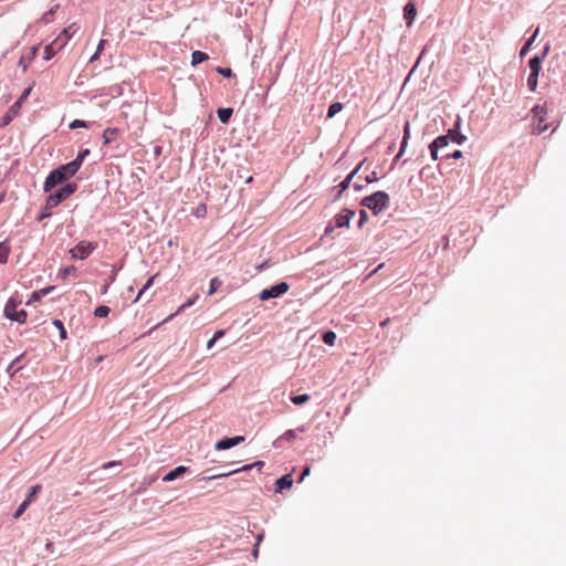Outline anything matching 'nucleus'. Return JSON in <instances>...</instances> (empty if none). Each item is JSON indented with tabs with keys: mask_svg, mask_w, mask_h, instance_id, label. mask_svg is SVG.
Here are the masks:
<instances>
[{
	"mask_svg": "<svg viewBox=\"0 0 566 566\" xmlns=\"http://www.w3.org/2000/svg\"><path fill=\"white\" fill-rule=\"evenodd\" d=\"M389 195L385 191H376L363 199L361 205L373 211L375 216L389 207Z\"/></svg>",
	"mask_w": 566,
	"mask_h": 566,
	"instance_id": "f257e3e1",
	"label": "nucleus"
},
{
	"mask_svg": "<svg viewBox=\"0 0 566 566\" xmlns=\"http://www.w3.org/2000/svg\"><path fill=\"white\" fill-rule=\"evenodd\" d=\"M77 189V185L75 182H69L64 185L62 188L51 193L46 199V209H53L59 206L62 201L72 196Z\"/></svg>",
	"mask_w": 566,
	"mask_h": 566,
	"instance_id": "f03ea898",
	"label": "nucleus"
},
{
	"mask_svg": "<svg viewBox=\"0 0 566 566\" xmlns=\"http://www.w3.org/2000/svg\"><path fill=\"white\" fill-rule=\"evenodd\" d=\"M532 114L534 117L533 122V133L542 134L546 129H548L549 125L546 123L547 107L546 104H537L532 108Z\"/></svg>",
	"mask_w": 566,
	"mask_h": 566,
	"instance_id": "7ed1b4c3",
	"label": "nucleus"
},
{
	"mask_svg": "<svg viewBox=\"0 0 566 566\" xmlns=\"http://www.w3.org/2000/svg\"><path fill=\"white\" fill-rule=\"evenodd\" d=\"M96 248V242L81 241L74 248L69 250V254L72 260H85Z\"/></svg>",
	"mask_w": 566,
	"mask_h": 566,
	"instance_id": "20e7f679",
	"label": "nucleus"
},
{
	"mask_svg": "<svg viewBox=\"0 0 566 566\" xmlns=\"http://www.w3.org/2000/svg\"><path fill=\"white\" fill-rule=\"evenodd\" d=\"M4 315L11 321L24 323L27 319V313L24 310L18 311V303L10 298L4 306Z\"/></svg>",
	"mask_w": 566,
	"mask_h": 566,
	"instance_id": "39448f33",
	"label": "nucleus"
},
{
	"mask_svg": "<svg viewBox=\"0 0 566 566\" xmlns=\"http://www.w3.org/2000/svg\"><path fill=\"white\" fill-rule=\"evenodd\" d=\"M290 286L286 282H281L276 285L271 286L270 289L263 290L259 294V298L261 301H266L270 298H275L281 296L282 294L286 293L289 291Z\"/></svg>",
	"mask_w": 566,
	"mask_h": 566,
	"instance_id": "423d86ee",
	"label": "nucleus"
},
{
	"mask_svg": "<svg viewBox=\"0 0 566 566\" xmlns=\"http://www.w3.org/2000/svg\"><path fill=\"white\" fill-rule=\"evenodd\" d=\"M32 87L24 90L19 99L9 108L8 113L3 117V125H8L20 112V107L23 101L30 95Z\"/></svg>",
	"mask_w": 566,
	"mask_h": 566,
	"instance_id": "0eeeda50",
	"label": "nucleus"
},
{
	"mask_svg": "<svg viewBox=\"0 0 566 566\" xmlns=\"http://www.w3.org/2000/svg\"><path fill=\"white\" fill-rule=\"evenodd\" d=\"M78 28L75 23L70 24L67 28H64L59 36L55 40H59L57 50H62L67 42L73 38V35L77 32Z\"/></svg>",
	"mask_w": 566,
	"mask_h": 566,
	"instance_id": "6e6552de",
	"label": "nucleus"
},
{
	"mask_svg": "<svg viewBox=\"0 0 566 566\" xmlns=\"http://www.w3.org/2000/svg\"><path fill=\"white\" fill-rule=\"evenodd\" d=\"M63 181H65V177L61 171L57 169L52 170L45 179L44 191H51L56 185L62 184Z\"/></svg>",
	"mask_w": 566,
	"mask_h": 566,
	"instance_id": "1a4fd4ad",
	"label": "nucleus"
},
{
	"mask_svg": "<svg viewBox=\"0 0 566 566\" xmlns=\"http://www.w3.org/2000/svg\"><path fill=\"white\" fill-rule=\"evenodd\" d=\"M355 216V212L349 209H343L338 214L334 217V223L336 228H348L350 220Z\"/></svg>",
	"mask_w": 566,
	"mask_h": 566,
	"instance_id": "9d476101",
	"label": "nucleus"
},
{
	"mask_svg": "<svg viewBox=\"0 0 566 566\" xmlns=\"http://www.w3.org/2000/svg\"><path fill=\"white\" fill-rule=\"evenodd\" d=\"M243 441H244V437H242V436H237L233 438H224V439L219 440L214 444V449L216 450H228L234 446H238L239 443H241Z\"/></svg>",
	"mask_w": 566,
	"mask_h": 566,
	"instance_id": "9b49d317",
	"label": "nucleus"
},
{
	"mask_svg": "<svg viewBox=\"0 0 566 566\" xmlns=\"http://www.w3.org/2000/svg\"><path fill=\"white\" fill-rule=\"evenodd\" d=\"M548 51H549V45H546L542 55H536L530 60L528 66L531 69V73H533L534 75L539 74L541 64H542L543 60L545 59V56L547 55Z\"/></svg>",
	"mask_w": 566,
	"mask_h": 566,
	"instance_id": "f8f14e48",
	"label": "nucleus"
},
{
	"mask_svg": "<svg viewBox=\"0 0 566 566\" xmlns=\"http://www.w3.org/2000/svg\"><path fill=\"white\" fill-rule=\"evenodd\" d=\"M459 127H460V117H458V119L454 124V128L450 129L448 132V136H449V139L461 145L467 140V137L458 132Z\"/></svg>",
	"mask_w": 566,
	"mask_h": 566,
	"instance_id": "ddd939ff",
	"label": "nucleus"
},
{
	"mask_svg": "<svg viewBox=\"0 0 566 566\" xmlns=\"http://www.w3.org/2000/svg\"><path fill=\"white\" fill-rule=\"evenodd\" d=\"M56 169L60 170L61 174L65 177V180H67L69 178L73 177L78 171L80 168L77 167V164H74L73 161H71L66 165L60 166Z\"/></svg>",
	"mask_w": 566,
	"mask_h": 566,
	"instance_id": "4468645a",
	"label": "nucleus"
},
{
	"mask_svg": "<svg viewBox=\"0 0 566 566\" xmlns=\"http://www.w3.org/2000/svg\"><path fill=\"white\" fill-rule=\"evenodd\" d=\"M292 485H293L292 474H285V475L281 476L280 479L276 480V482H275V486H276L275 491L276 492H282L285 489H291Z\"/></svg>",
	"mask_w": 566,
	"mask_h": 566,
	"instance_id": "2eb2a0df",
	"label": "nucleus"
},
{
	"mask_svg": "<svg viewBox=\"0 0 566 566\" xmlns=\"http://www.w3.org/2000/svg\"><path fill=\"white\" fill-rule=\"evenodd\" d=\"M263 464H264V463H263L262 461H258V462H255V463H253V464H248V465H244V467H242V468H240V469H237V470H233V471H230V472L214 474V475L210 476L209 479H220V478H224V476L231 475V474H233V473H238V472H240V471H249V470H251L253 467H259V468H261V467H263Z\"/></svg>",
	"mask_w": 566,
	"mask_h": 566,
	"instance_id": "dca6fc26",
	"label": "nucleus"
},
{
	"mask_svg": "<svg viewBox=\"0 0 566 566\" xmlns=\"http://www.w3.org/2000/svg\"><path fill=\"white\" fill-rule=\"evenodd\" d=\"M188 471V468L187 467H184V465H179L177 468H175L172 471L168 472L164 478L163 480L165 482H170V481H174L180 476H182L186 472Z\"/></svg>",
	"mask_w": 566,
	"mask_h": 566,
	"instance_id": "f3484780",
	"label": "nucleus"
},
{
	"mask_svg": "<svg viewBox=\"0 0 566 566\" xmlns=\"http://www.w3.org/2000/svg\"><path fill=\"white\" fill-rule=\"evenodd\" d=\"M409 138H410V123L407 122L403 127V137H402V142H401L400 150L395 158L396 160L399 159L402 156V154L405 153Z\"/></svg>",
	"mask_w": 566,
	"mask_h": 566,
	"instance_id": "a211bd4d",
	"label": "nucleus"
},
{
	"mask_svg": "<svg viewBox=\"0 0 566 566\" xmlns=\"http://www.w3.org/2000/svg\"><path fill=\"white\" fill-rule=\"evenodd\" d=\"M417 11L413 3L408 2L403 8V15L407 21V24L410 25L415 18H416Z\"/></svg>",
	"mask_w": 566,
	"mask_h": 566,
	"instance_id": "6ab92c4d",
	"label": "nucleus"
},
{
	"mask_svg": "<svg viewBox=\"0 0 566 566\" xmlns=\"http://www.w3.org/2000/svg\"><path fill=\"white\" fill-rule=\"evenodd\" d=\"M363 167V163H360L339 185V192L338 195H340L343 191H345L348 187H349V184L352 181V179L354 178V176Z\"/></svg>",
	"mask_w": 566,
	"mask_h": 566,
	"instance_id": "aec40b11",
	"label": "nucleus"
},
{
	"mask_svg": "<svg viewBox=\"0 0 566 566\" xmlns=\"http://www.w3.org/2000/svg\"><path fill=\"white\" fill-rule=\"evenodd\" d=\"M59 44V40H54L52 43L44 48V60L49 61L55 55V53L59 51L56 49Z\"/></svg>",
	"mask_w": 566,
	"mask_h": 566,
	"instance_id": "412c9836",
	"label": "nucleus"
},
{
	"mask_svg": "<svg viewBox=\"0 0 566 566\" xmlns=\"http://www.w3.org/2000/svg\"><path fill=\"white\" fill-rule=\"evenodd\" d=\"M119 130L115 127H108L103 133L104 144H109L114 139H116Z\"/></svg>",
	"mask_w": 566,
	"mask_h": 566,
	"instance_id": "4be33fe9",
	"label": "nucleus"
},
{
	"mask_svg": "<svg viewBox=\"0 0 566 566\" xmlns=\"http://www.w3.org/2000/svg\"><path fill=\"white\" fill-rule=\"evenodd\" d=\"M11 249L9 244L3 241L0 242V263L4 264L8 262L9 255H10Z\"/></svg>",
	"mask_w": 566,
	"mask_h": 566,
	"instance_id": "5701e85b",
	"label": "nucleus"
},
{
	"mask_svg": "<svg viewBox=\"0 0 566 566\" xmlns=\"http://www.w3.org/2000/svg\"><path fill=\"white\" fill-rule=\"evenodd\" d=\"M209 59L208 54L202 51H195L191 54V64L198 65Z\"/></svg>",
	"mask_w": 566,
	"mask_h": 566,
	"instance_id": "b1692460",
	"label": "nucleus"
},
{
	"mask_svg": "<svg viewBox=\"0 0 566 566\" xmlns=\"http://www.w3.org/2000/svg\"><path fill=\"white\" fill-rule=\"evenodd\" d=\"M217 113H218V118L220 119V122L222 124H228L233 114V109L232 108H219Z\"/></svg>",
	"mask_w": 566,
	"mask_h": 566,
	"instance_id": "393cba45",
	"label": "nucleus"
},
{
	"mask_svg": "<svg viewBox=\"0 0 566 566\" xmlns=\"http://www.w3.org/2000/svg\"><path fill=\"white\" fill-rule=\"evenodd\" d=\"M343 109V104L339 102L332 103L327 111V117L332 118Z\"/></svg>",
	"mask_w": 566,
	"mask_h": 566,
	"instance_id": "a878e982",
	"label": "nucleus"
},
{
	"mask_svg": "<svg viewBox=\"0 0 566 566\" xmlns=\"http://www.w3.org/2000/svg\"><path fill=\"white\" fill-rule=\"evenodd\" d=\"M448 143H449V136L448 135H443V136L437 137L431 143V145L434 146V148L439 149V148L446 147L448 145Z\"/></svg>",
	"mask_w": 566,
	"mask_h": 566,
	"instance_id": "bb28decb",
	"label": "nucleus"
},
{
	"mask_svg": "<svg viewBox=\"0 0 566 566\" xmlns=\"http://www.w3.org/2000/svg\"><path fill=\"white\" fill-rule=\"evenodd\" d=\"M156 276H157V274H155V275H153L151 277L148 279L146 284L138 292V294H137V296L135 298V302L139 301L143 297V295L145 294V292L154 284V281H155Z\"/></svg>",
	"mask_w": 566,
	"mask_h": 566,
	"instance_id": "cd10ccee",
	"label": "nucleus"
},
{
	"mask_svg": "<svg viewBox=\"0 0 566 566\" xmlns=\"http://www.w3.org/2000/svg\"><path fill=\"white\" fill-rule=\"evenodd\" d=\"M197 298H198V295H196V296H195V297H192V298H189L186 303H184V304H182V305L177 310V312H176L175 314H171L169 317H167V318L164 321V323H165V322H167L168 319L172 318L175 315L179 314L180 312L185 311L187 307L191 306V305L196 302V300H197Z\"/></svg>",
	"mask_w": 566,
	"mask_h": 566,
	"instance_id": "c85d7f7f",
	"label": "nucleus"
},
{
	"mask_svg": "<svg viewBox=\"0 0 566 566\" xmlns=\"http://www.w3.org/2000/svg\"><path fill=\"white\" fill-rule=\"evenodd\" d=\"M90 155V149H83L78 153V155L76 156V158L74 160H72L74 164H77V167L81 168L84 159Z\"/></svg>",
	"mask_w": 566,
	"mask_h": 566,
	"instance_id": "c756f323",
	"label": "nucleus"
},
{
	"mask_svg": "<svg viewBox=\"0 0 566 566\" xmlns=\"http://www.w3.org/2000/svg\"><path fill=\"white\" fill-rule=\"evenodd\" d=\"M308 400H310V396L307 394L291 397V401L294 405H303V403H306Z\"/></svg>",
	"mask_w": 566,
	"mask_h": 566,
	"instance_id": "7c9ffc66",
	"label": "nucleus"
},
{
	"mask_svg": "<svg viewBox=\"0 0 566 566\" xmlns=\"http://www.w3.org/2000/svg\"><path fill=\"white\" fill-rule=\"evenodd\" d=\"M111 312V308L106 305H101L98 307L95 308L94 311V315L96 317H106Z\"/></svg>",
	"mask_w": 566,
	"mask_h": 566,
	"instance_id": "2f4dec72",
	"label": "nucleus"
},
{
	"mask_svg": "<svg viewBox=\"0 0 566 566\" xmlns=\"http://www.w3.org/2000/svg\"><path fill=\"white\" fill-rule=\"evenodd\" d=\"M335 340H336V334L332 331L326 332L323 335V342L329 346H333L335 344Z\"/></svg>",
	"mask_w": 566,
	"mask_h": 566,
	"instance_id": "473e14b6",
	"label": "nucleus"
},
{
	"mask_svg": "<svg viewBox=\"0 0 566 566\" xmlns=\"http://www.w3.org/2000/svg\"><path fill=\"white\" fill-rule=\"evenodd\" d=\"M221 286V281L218 277H213L210 281V287L208 291V294L211 295L218 291V289Z\"/></svg>",
	"mask_w": 566,
	"mask_h": 566,
	"instance_id": "72a5a7b5",
	"label": "nucleus"
},
{
	"mask_svg": "<svg viewBox=\"0 0 566 566\" xmlns=\"http://www.w3.org/2000/svg\"><path fill=\"white\" fill-rule=\"evenodd\" d=\"M51 290H53V286L42 289L40 291H36L32 294L31 300L32 301H39L42 296L46 295Z\"/></svg>",
	"mask_w": 566,
	"mask_h": 566,
	"instance_id": "f704fd0d",
	"label": "nucleus"
},
{
	"mask_svg": "<svg viewBox=\"0 0 566 566\" xmlns=\"http://www.w3.org/2000/svg\"><path fill=\"white\" fill-rule=\"evenodd\" d=\"M53 325L59 329L61 339H65L66 338V331L64 328V325H63L62 321L54 319L53 321Z\"/></svg>",
	"mask_w": 566,
	"mask_h": 566,
	"instance_id": "c9c22d12",
	"label": "nucleus"
},
{
	"mask_svg": "<svg viewBox=\"0 0 566 566\" xmlns=\"http://www.w3.org/2000/svg\"><path fill=\"white\" fill-rule=\"evenodd\" d=\"M40 489H41V485L32 486L30 489L29 493L27 494L25 501L31 503L35 499V496H36L38 492L40 491Z\"/></svg>",
	"mask_w": 566,
	"mask_h": 566,
	"instance_id": "e433bc0d",
	"label": "nucleus"
},
{
	"mask_svg": "<svg viewBox=\"0 0 566 566\" xmlns=\"http://www.w3.org/2000/svg\"><path fill=\"white\" fill-rule=\"evenodd\" d=\"M537 78H538L537 74L534 75L533 73H531L528 75L527 85H528L531 91H535L536 85H537Z\"/></svg>",
	"mask_w": 566,
	"mask_h": 566,
	"instance_id": "4c0bfd02",
	"label": "nucleus"
},
{
	"mask_svg": "<svg viewBox=\"0 0 566 566\" xmlns=\"http://www.w3.org/2000/svg\"><path fill=\"white\" fill-rule=\"evenodd\" d=\"M30 505V503L28 501H23L20 506L18 507V510L15 511V513L13 514V517L14 518H19L23 512L27 510V507Z\"/></svg>",
	"mask_w": 566,
	"mask_h": 566,
	"instance_id": "58836bf2",
	"label": "nucleus"
},
{
	"mask_svg": "<svg viewBox=\"0 0 566 566\" xmlns=\"http://www.w3.org/2000/svg\"><path fill=\"white\" fill-rule=\"evenodd\" d=\"M80 127H84V128H87L88 127V124L82 119H74L71 124H70V128L71 129H75V128H80Z\"/></svg>",
	"mask_w": 566,
	"mask_h": 566,
	"instance_id": "ea45409f",
	"label": "nucleus"
},
{
	"mask_svg": "<svg viewBox=\"0 0 566 566\" xmlns=\"http://www.w3.org/2000/svg\"><path fill=\"white\" fill-rule=\"evenodd\" d=\"M296 438V433L294 430L290 429L285 431L280 439L286 440V441H293Z\"/></svg>",
	"mask_w": 566,
	"mask_h": 566,
	"instance_id": "a19ab883",
	"label": "nucleus"
},
{
	"mask_svg": "<svg viewBox=\"0 0 566 566\" xmlns=\"http://www.w3.org/2000/svg\"><path fill=\"white\" fill-rule=\"evenodd\" d=\"M533 42H534V41H533V39H530V40L524 44V46L522 48V50H521V52H520V56H521V57H524V56L527 54V52L531 50V46H532Z\"/></svg>",
	"mask_w": 566,
	"mask_h": 566,
	"instance_id": "79ce46f5",
	"label": "nucleus"
},
{
	"mask_svg": "<svg viewBox=\"0 0 566 566\" xmlns=\"http://www.w3.org/2000/svg\"><path fill=\"white\" fill-rule=\"evenodd\" d=\"M76 272V268L74 265L66 266L62 270V277L66 279L69 275H72Z\"/></svg>",
	"mask_w": 566,
	"mask_h": 566,
	"instance_id": "37998d69",
	"label": "nucleus"
},
{
	"mask_svg": "<svg viewBox=\"0 0 566 566\" xmlns=\"http://www.w3.org/2000/svg\"><path fill=\"white\" fill-rule=\"evenodd\" d=\"M368 221V214L365 210L359 211L358 227L361 228Z\"/></svg>",
	"mask_w": 566,
	"mask_h": 566,
	"instance_id": "c03bdc74",
	"label": "nucleus"
},
{
	"mask_svg": "<svg viewBox=\"0 0 566 566\" xmlns=\"http://www.w3.org/2000/svg\"><path fill=\"white\" fill-rule=\"evenodd\" d=\"M217 72L221 75H223L224 77H230L232 76V71L231 69H223V67H217Z\"/></svg>",
	"mask_w": 566,
	"mask_h": 566,
	"instance_id": "a18cd8bd",
	"label": "nucleus"
},
{
	"mask_svg": "<svg viewBox=\"0 0 566 566\" xmlns=\"http://www.w3.org/2000/svg\"><path fill=\"white\" fill-rule=\"evenodd\" d=\"M206 212H207L206 206L205 205H200V206L197 207L195 214L198 218H200V217H203L206 214Z\"/></svg>",
	"mask_w": 566,
	"mask_h": 566,
	"instance_id": "49530a36",
	"label": "nucleus"
},
{
	"mask_svg": "<svg viewBox=\"0 0 566 566\" xmlns=\"http://www.w3.org/2000/svg\"><path fill=\"white\" fill-rule=\"evenodd\" d=\"M365 180L368 184L377 181L378 180L377 172L376 171L370 172L369 175L366 176Z\"/></svg>",
	"mask_w": 566,
	"mask_h": 566,
	"instance_id": "de8ad7c7",
	"label": "nucleus"
},
{
	"mask_svg": "<svg viewBox=\"0 0 566 566\" xmlns=\"http://www.w3.org/2000/svg\"><path fill=\"white\" fill-rule=\"evenodd\" d=\"M119 464H120V462H119V461H109V462L104 463V464L102 465V469L107 470V469H109V468L117 467V465H119Z\"/></svg>",
	"mask_w": 566,
	"mask_h": 566,
	"instance_id": "09e8293b",
	"label": "nucleus"
},
{
	"mask_svg": "<svg viewBox=\"0 0 566 566\" xmlns=\"http://www.w3.org/2000/svg\"><path fill=\"white\" fill-rule=\"evenodd\" d=\"M310 473H311V467H305L302 472V475L300 476L298 482L301 483L305 479V476L310 475Z\"/></svg>",
	"mask_w": 566,
	"mask_h": 566,
	"instance_id": "8fccbe9b",
	"label": "nucleus"
},
{
	"mask_svg": "<svg viewBox=\"0 0 566 566\" xmlns=\"http://www.w3.org/2000/svg\"><path fill=\"white\" fill-rule=\"evenodd\" d=\"M429 148H430L431 158L433 160H437L438 159V150L439 149L434 148V146H432L431 144H430Z\"/></svg>",
	"mask_w": 566,
	"mask_h": 566,
	"instance_id": "3c124183",
	"label": "nucleus"
},
{
	"mask_svg": "<svg viewBox=\"0 0 566 566\" xmlns=\"http://www.w3.org/2000/svg\"><path fill=\"white\" fill-rule=\"evenodd\" d=\"M19 65L22 67V71L25 72L28 70L29 63L25 61V59L22 56L19 61Z\"/></svg>",
	"mask_w": 566,
	"mask_h": 566,
	"instance_id": "603ef678",
	"label": "nucleus"
},
{
	"mask_svg": "<svg viewBox=\"0 0 566 566\" xmlns=\"http://www.w3.org/2000/svg\"><path fill=\"white\" fill-rule=\"evenodd\" d=\"M448 158H453V159H459L462 157V151L461 150H455L454 153H452L451 155H448L447 156Z\"/></svg>",
	"mask_w": 566,
	"mask_h": 566,
	"instance_id": "864d4df0",
	"label": "nucleus"
},
{
	"mask_svg": "<svg viewBox=\"0 0 566 566\" xmlns=\"http://www.w3.org/2000/svg\"><path fill=\"white\" fill-rule=\"evenodd\" d=\"M50 216H51V209H46V207H45L42 214L40 216V220H42L46 217H50Z\"/></svg>",
	"mask_w": 566,
	"mask_h": 566,
	"instance_id": "5fc2aeb1",
	"label": "nucleus"
},
{
	"mask_svg": "<svg viewBox=\"0 0 566 566\" xmlns=\"http://www.w3.org/2000/svg\"><path fill=\"white\" fill-rule=\"evenodd\" d=\"M106 42H107L106 40H101V41H99V43H98V45H97L96 51H97V52H99V53H102V51L104 50V45L106 44Z\"/></svg>",
	"mask_w": 566,
	"mask_h": 566,
	"instance_id": "6e6d98bb",
	"label": "nucleus"
},
{
	"mask_svg": "<svg viewBox=\"0 0 566 566\" xmlns=\"http://www.w3.org/2000/svg\"><path fill=\"white\" fill-rule=\"evenodd\" d=\"M223 335H224V331H223V329H219V331H217V332L214 333L213 338H214L216 340H218L219 338L223 337Z\"/></svg>",
	"mask_w": 566,
	"mask_h": 566,
	"instance_id": "4d7b16f0",
	"label": "nucleus"
},
{
	"mask_svg": "<svg viewBox=\"0 0 566 566\" xmlns=\"http://www.w3.org/2000/svg\"><path fill=\"white\" fill-rule=\"evenodd\" d=\"M335 228H336V227H335V223H334V224H332V223H331V224H328V226L326 227V229H325V234H329V233H332V232L334 231V229H335Z\"/></svg>",
	"mask_w": 566,
	"mask_h": 566,
	"instance_id": "13d9d810",
	"label": "nucleus"
},
{
	"mask_svg": "<svg viewBox=\"0 0 566 566\" xmlns=\"http://www.w3.org/2000/svg\"><path fill=\"white\" fill-rule=\"evenodd\" d=\"M99 54H101V53L96 51V52L91 56L90 62H94V61L98 60Z\"/></svg>",
	"mask_w": 566,
	"mask_h": 566,
	"instance_id": "bf43d9fd",
	"label": "nucleus"
},
{
	"mask_svg": "<svg viewBox=\"0 0 566 566\" xmlns=\"http://www.w3.org/2000/svg\"><path fill=\"white\" fill-rule=\"evenodd\" d=\"M217 340L212 337L208 343H207V348L210 349L212 348V346L214 345Z\"/></svg>",
	"mask_w": 566,
	"mask_h": 566,
	"instance_id": "052dcab7",
	"label": "nucleus"
},
{
	"mask_svg": "<svg viewBox=\"0 0 566 566\" xmlns=\"http://www.w3.org/2000/svg\"><path fill=\"white\" fill-rule=\"evenodd\" d=\"M363 188H364V186L360 182H355L354 184V189L355 190H361Z\"/></svg>",
	"mask_w": 566,
	"mask_h": 566,
	"instance_id": "680f3d73",
	"label": "nucleus"
},
{
	"mask_svg": "<svg viewBox=\"0 0 566 566\" xmlns=\"http://www.w3.org/2000/svg\"><path fill=\"white\" fill-rule=\"evenodd\" d=\"M389 322H390V318H386V319H384V321L380 323V326H381L382 328H384V327H387V326H388V324H389Z\"/></svg>",
	"mask_w": 566,
	"mask_h": 566,
	"instance_id": "e2e57ef3",
	"label": "nucleus"
},
{
	"mask_svg": "<svg viewBox=\"0 0 566 566\" xmlns=\"http://www.w3.org/2000/svg\"><path fill=\"white\" fill-rule=\"evenodd\" d=\"M538 32H539V29L537 28V29L534 31V33H533V35H532V38H531V39H533V41L536 39V36H538Z\"/></svg>",
	"mask_w": 566,
	"mask_h": 566,
	"instance_id": "0e129e2a",
	"label": "nucleus"
},
{
	"mask_svg": "<svg viewBox=\"0 0 566 566\" xmlns=\"http://www.w3.org/2000/svg\"><path fill=\"white\" fill-rule=\"evenodd\" d=\"M107 292V285L103 286V293Z\"/></svg>",
	"mask_w": 566,
	"mask_h": 566,
	"instance_id": "69168bd1",
	"label": "nucleus"
},
{
	"mask_svg": "<svg viewBox=\"0 0 566 566\" xmlns=\"http://www.w3.org/2000/svg\"><path fill=\"white\" fill-rule=\"evenodd\" d=\"M3 200V195L0 196V202Z\"/></svg>",
	"mask_w": 566,
	"mask_h": 566,
	"instance_id": "338daca9",
	"label": "nucleus"
}]
</instances>
